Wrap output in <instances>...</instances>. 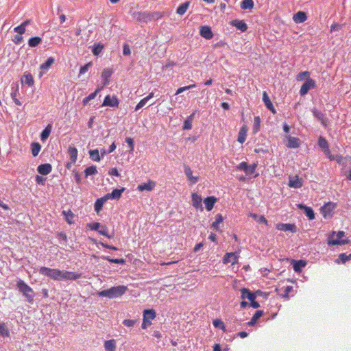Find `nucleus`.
Wrapping results in <instances>:
<instances>
[{"instance_id":"obj_10","label":"nucleus","mask_w":351,"mask_h":351,"mask_svg":"<svg viewBox=\"0 0 351 351\" xmlns=\"http://www.w3.org/2000/svg\"><path fill=\"white\" fill-rule=\"evenodd\" d=\"M81 277V274H77L69 271H62L61 280H75Z\"/></svg>"},{"instance_id":"obj_26","label":"nucleus","mask_w":351,"mask_h":351,"mask_svg":"<svg viewBox=\"0 0 351 351\" xmlns=\"http://www.w3.org/2000/svg\"><path fill=\"white\" fill-rule=\"evenodd\" d=\"M293 19L295 23H302L306 21L307 16L306 12L299 11L293 15Z\"/></svg>"},{"instance_id":"obj_35","label":"nucleus","mask_w":351,"mask_h":351,"mask_svg":"<svg viewBox=\"0 0 351 351\" xmlns=\"http://www.w3.org/2000/svg\"><path fill=\"white\" fill-rule=\"evenodd\" d=\"M105 46L104 44L99 43L90 47L91 48L92 53L94 56H98L104 49Z\"/></svg>"},{"instance_id":"obj_17","label":"nucleus","mask_w":351,"mask_h":351,"mask_svg":"<svg viewBox=\"0 0 351 351\" xmlns=\"http://www.w3.org/2000/svg\"><path fill=\"white\" fill-rule=\"evenodd\" d=\"M230 25L235 27L238 30L245 32L247 29V25L243 20L234 19L230 22Z\"/></svg>"},{"instance_id":"obj_42","label":"nucleus","mask_w":351,"mask_h":351,"mask_svg":"<svg viewBox=\"0 0 351 351\" xmlns=\"http://www.w3.org/2000/svg\"><path fill=\"white\" fill-rule=\"evenodd\" d=\"M254 6L253 0H243L241 2V8L243 10H252Z\"/></svg>"},{"instance_id":"obj_9","label":"nucleus","mask_w":351,"mask_h":351,"mask_svg":"<svg viewBox=\"0 0 351 351\" xmlns=\"http://www.w3.org/2000/svg\"><path fill=\"white\" fill-rule=\"evenodd\" d=\"M132 17L138 22L147 23L150 21L149 13L147 12H134L132 14Z\"/></svg>"},{"instance_id":"obj_44","label":"nucleus","mask_w":351,"mask_h":351,"mask_svg":"<svg viewBox=\"0 0 351 351\" xmlns=\"http://www.w3.org/2000/svg\"><path fill=\"white\" fill-rule=\"evenodd\" d=\"M21 80L22 83H25L29 86H33L34 83L33 76L30 73L25 74Z\"/></svg>"},{"instance_id":"obj_25","label":"nucleus","mask_w":351,"mask_h":351,"mask_svg":"<svg viewBox=\"0 0 351 351\" xmlns=\"http://www.w3.org/2000/svg\"><path fill=\"white\" fill-rule=\"evenodd\" d=\"M156 186V182L152 180H149L147 183H143L137 186V189L139 191H151Z\"/></svg>"},{"instance_id":"obj_13","label":"nucleus","mask_w":351,"mask_h":351,"mask_svg":"<svg viewBox=\"0 0 351 351\" xmlns=\"http://www.w3.org/2000/svg\"><path fill=\"white\" fill-rule=\"evenodd\" d=\"M11 90H12V91L10 93V95H11V97L13 99L14 102L17 106H21L22 105L21 102L17 99V96H18V95H19V84L16 83H13L11 85Z\"/></svg>"},{"instance_id":"obj_8","label":"nucleus","mask_w":351,"mask_h":351,"mask_svg":"<svg viewBox=\"0 0 351 351\" xmlns=\"http://www.w3.org/2000/svg\"><path fill=\"white\" fill-rule=\"evenodd\" d=\"M119 105V100L115 95L110 96L108 95L105 97L102 106H109L112 108H118Z\"/></svg>"},{"instance_id":"obj_21","label":"nucleus","mask_w":351,"mask_h":351,"mask_svg":"<svg viewBox=\"0 0 351 351\" xmlns=\"http://www.w3.org/2000/svg\"><path fill=\"white\" fill-rule=\"evenodd\" d=\"M52 166L49 163L41 164L37 167L38 173L43 176H47L51 173Z\"/></svg>"},{"instance_id":"obj_37","label":"nucleus","mask_w":351,"mask_h":351,"mask_svg":"<svg viewBox=\"0 0 351 351\" xmlns=\"http://www.w3.org/2000/svg\"><path fill=\"white\" fill-rule=\"evenodd\" d=\"M190 3V1H186L180 4L176 9V13L179 15H183L188 10Z\"/></svg>"},{"instance_id":"obj_34","label":"nucleus","mask_w":351,"mask_h":351,"mask_svg":"<svg viewBox=\"0 0 351 351\" xmlns=\"http://www.w3.org/2000/svg\"><path fill=\"white\" fill-rule=\"evenodd\" d=\"M102 89H103V86L98 87L95 90V92L90 93L88 96H87L85 98H84V99L82 101L83 105L84 106H86L90 100H92V99L95 98V97L97 96V93L99 92H100Z\"/></svg>"},{"instance_id":"obj_54","label":"nucleus","mask_w":351,"mask_h":351,"mask_svg":"<svg viewBox=\"0 0 351 351\" xmlns=\"http://www.w3.org/2000/svg\"><path fill=\"white\" fill-rule=\"evenodd\" d=\"M125 190V188H121V189H114L111 193H112V196L113 197V199H119L122 193H123V191Z\"/></svg>"},{"instance_id":"obj_49","label":"nucleus","mask_w":351,"mask_h":351,"mask_svg":"<svg viewBox=\"0 0 351 351\" xmlns=\"http://www.w3.org/2000/svg\"><path fill=\"white\" fill-rule=\"evenodd\" d=\"M223 221V217L221 214H217L216 215L215 221L212 223L211 227L215 230L216 231L219 230V225L222 223Z\"/></svg>"},{"instance_id":"obj_46","label":"nucleus","mask_w":351,"mask_h":351,"mask_svg":"<svg viewBox=\"0 0 351 351\" xmlns=\"http://www.w3.org/2000/svg\"><path fill=\"white\" fill-rule=\"evenodd\" d=\"M349 260H351V254H350L349 255H347L345 253H341L339 255V257L337 259H336L335 262L337 264L346 263Z\"/></svg>"},{"instance_id":"obj_33","label":"nucleus","mask_w":351,"mask_h":351,"mask_svg":"<svg viewBox=\"0 0 351 351\" xmlns=\"http://www.w3.org/2000/svg\"><path fill=\"white\" fill-rule=\"evenodd\" d=\"M156 316V311L154 309H145L143 311V319L147 321L154 319Z\"/></svg>"},{"instance_id":"obj_57","label":"nucleus","mask_w":351,"mask_h":351,"mask_svg":"<svg viewBox=\"0 0 351 351\" xmlns=\"http://www.w3.org/2000/svg\"><path fill=\"white\" fill-rule=\"evenodd\" d=\"M310 76V73L308 71H303L300 72L297 75V80L298 81H302L306 77L308 78Z\"/></svg>"},{"instance_id":"obj_64","label":"nucleus","mask_w":351,"mask_h":351,"mask_svg":"<svg viewBox=\"0 0 351 351\" xmlns=\"http://www.w3.org/2000/svg\"><path fill=\"white\" fill-rule=\"evenodd\" d=\"M57 237L59 239V240H61L63 241V243L64 245L66 244L68 239H67V236L64 232H61L58 233Z\"/></svg>"},{"instance_id":"obj_53","label":"nucleus","mask_w":351,"mask_h":351,"mask_svg":"<svg viewBox=\"0 0 351 351\" xmlns=\"http://www.w3.org/2000/svg\"><path fill=\"white\" fill-rule=\"evenodd\" d=\"M261 129V118L258 116L254 117V124H253V132L254 134L257 133Z\"/></svg>"},{"instance_id":"obj_63","label":"nucleus","mask_w":351,"mask_h":351,"mask_svg":"<svg viewBox=\"0 0 351 351\" xmlns=\"http://www.w3.org/2000/svg\"><path fill=\"white\" fill-rule=\"evenodd\" d=\"M88 227L90 228V230L97 231L99 230L100 227L101 226V223L99 222H94L92 223H88Z\"/></svg>"},{"instance_id":"obj_12","label":"nucleus","mask_w":351,"mask_h":351,"mask_svg":"<svg viewBox=\"0 0 351 351\" xmlns=\"http://www.w3.org/2000/svg\"><path fill=\"white\" fill-rule=\"evenodd\" d=\"M276 228L280 231H289L293 233H295L298 231L297 226L293 223L292 224L280 223L277 224Z\"/></svg>"},{"instance_id":"obj_50","label":"nucleus","mask_w":351,"mask_h":351,"mask_svg":"<svg viewBox=\"0 0 351 351\" xmlns=\"http://www.w3.org/2000/svg\"><path fill=\"white\" fill-rule=\"evenodd\" d=\"M106 202L103 199L102 197L101 198H99L97 199L95 202V204H94V208H95V212L98 214L101 210H102V208H103V206H104V204Z\"/></svg>"},{"instance_id":"obj_14","label":"nucleus","mask_w":351,"mask_h":351,"mask_svg":"<svg viewBox=\"0 0 351 351\" xmlns=\"http://www.w3.org/2000/svg\"><path fill=\"white\" fill-rule=\"evenodd\" d=\"M291 263L293 266V270L296 273H300L302 269L306 265V261L304 260L291 259Z\"/></svg>"},{"instance_id":"obj_27","label":"nucleus","mask_w":351,"mask_h":351,"mask_svg":"<svg viewBox=\"0 0 351 351\" xmlns=\"http://www.w3.org/2000/svg\"><path fill=\"white\" fill-rule=\"evenodd\" d=\"M217 199L214 196H209L204 199V202L205 204L206 209L208 211H210L213 207Z\"/></svg>"},{"instance_id":"obj_23","label":"nucleus","mask_w":351,"mask_h":351,"mask_svg":"<svg viewBox=\"0 0 351 351\" xmlns=\"http://www.w3.org/2000/svg\"><path fill=\"white\" fill-rule=\"evenodd\" d=\"M287 147H289V148H298L300 147V138H297V137H293V136H288L287 137Z\"/></svg>"},{"instance_id":"obj_60","label":"nucleus","mask_w":351,"mask_h":351,"mask_svg":"<svg viewBox=\"0 0 351 351\" xmlns=\"http://www.w3.org/2000/svg\"><path fill=\"white\" fill-rule=\"evenodd\" d=\"M125 143H128L129 147H130V152H132L134 151V140L133 138H130V137H126L125 138Z\"/></svg>"},{"instance_id":"obj_52","label":"nucleus","mask_w":351,"mask_h":351,"mask_svg":"<svg viewBox=\"0 0 351 351\" xmlns=\"http://www.w3.org/2000/svg\"><path fill=\"white\" fill-rule=\"evenodd\" d=\"M41 149V145L38 143H32L31 145L32 154L33 156H38Z\"/></svg>"},{"instance_id":"obj_7","label":"nucleus","mask_w":351,"mask_h":351,"mask_svg":"<svg viewBox=\"0 0 351 351\" xmlns=\"http://www.w3.org/2000/svg\"><path fill=\"white\" fill-rule=\"evenodd\" d=\"M315 81L310 77L306 78V80L303 83L300 90L301 96L306 95L308 92L315 87Z\"/></svg>"},{"instance_id":"obj_36","label":"nucleus","mask_w":351,"mask_h":351,"mask_svg":"<svg viewBox=\"0 0 351 351\" xmlns=\"http://www.w3.org/2000/svg\"><path fill=\"white\" fill-rule=\"evenodd\" d=\"M154 93L152 92L150 93L147 97H145V98L142 99L138 103V104L135 107V111H138V110H140L141 108H143L144 106H145V104H147V102L151 99L152 97H154Z\"/></svg>"},{"instance_id":"obj_43","label":"nucleus","mask_w":351,"mask_h":351,"mask_svg":"<svg viewBox=\"0 0 351 351\" xmlns=\"http://www.w3.org/2000/svg\"><path fill=\"white\" fill-rule=\"evenodd\" d=\"M90 158L96 162H99L101 160V156L99 155V150L97 149H90L88 152Z\"/></svg>"},{"instance_id":"obj_6","label":"nucleus","mask_w":351,"mask_h":351,"mask_svg":"<svg viewBox=\"0 0 351 351\" xmlns=\"http://www.w3.org/2000/svg\"><path fill=\"white\" fill-rule=\"evenodd\" d=\"M344 236L345 232L343 231H339L337 233V239H330V238H329L328 241V245H342L350 243V241L349 239H341V238L343 237Z\"/></svg>"},{"instance_id":"obj_59","label":"nucleus","mask_w":351,"mask_h":351,"mask_svg":"<svg viewBox=\"0 0 351 351\" xmlns=\"http://www.w3.org/2000/svg\"><path fill=\"white\" fill-rule=\"evenodd\" d=\"M150 16V21H155L160 19L162 16V13L159 12H149Z\"/></svg>"},{"instance_id":"obj_47","label":"nucleus","mask_w":351,"mask_h":351,"mask_svg":"<svg viewBox=\"0 0 351 351\" xmlns=\"http://www.w3.org/2000/svg\"><path fill=\"white\" fill-rule=\"evenodd\" d=\"M42 42V39L40 37L34 36L32 37L28 40V45L30 47H35L40 45Z\"/></svg>"},{"instance_id":"obj_22","label":"nucleus","mask_w":351,"mask_h":351,"mask_svg":"<svg viewBox=\"0 0 351 351\" xmlns=\"http://www.w3.org/2000/svg\"><path fill=\"white\" fill-rule=\"evenodd\" d=\"M191 198L193 206L197 209H200L201 210H203V206L202 204V197L197 195V193H194L192 194Z\"/></svg>"},{"instance_id":"obj_30","label":"nucleus","mask_w":351,"mask_h":351,"mask_svg":"<svg viewBox=\"0 0 351 351\" xmlns=\"http://www.w3.org/2000/svg\"><path fill=\"white\" fill-rule=\"evenodd\" d=\"M247 130H248V128H247V125H243L241 128L239 132L238 138H237V141L240 143H243L245 141Z\"/></svg>"},{"instance_id":"obj_31","label":"nucleus","mask_w":351,"mask_h":351,"mask_svg":"<svg viewBox=\"0 0 351 351\" xmlns=\"http://www.w3.org/2000/svg\"><path fill=\"white\" fill-rule=\"evenodd\" d=\"M52 130V124L49 123L40 133V140L45 142L49 136Z\"/></svg>"},{"instance_id":"obj_5","label":"nucleus","mask_w":351,"mask_h":351,"mask_svg":"<svg viewBox=\"0 0 351 351\" xmlns=\"http://www.w3.org/2000/svg\"><path fill=\"white\" fill-rule=\"evenodd\" d=\"M236 168L238 170L243 171L247 175H252L255 172L257 168V163L248 165L246 162H241Z\"/></svg>"},{"instance_id":"obj_48","label":"nucleus","mask_w":351,"mask_h":351,"mask_svg":"<svg viewBox=\"0 0 351 351\" xmlns=\"http://www.w3.org/2000/svg\"><path fill=\"white\" fill-rule=\"evenodd\" d=\"M0 336L8 337L10 336V331L4 322H0Z\"/></svg>"},{"instance_id":"obj_20","label":"nucleus","mask_w":351,"mask_h":351,"mask_svg":"<svg viewBox=\"0 0 351 351\" xmlns=\"http://www.w3.org/2000/svg\"><path fill=\"white\" fill-rule=\"evenodd\" d=\"M113 73V70L111 69H104L101 73V78L103 80V87L108 86L110 84V78Z\"/></svg>"},{"instance_id":"obj_2","label":"nucleus","mask_w":351,"mask_h":351,"mask_svg":"<svg viewBox=\"0 0 351 351\" xmlns=\"http://www.w3.org/2000/svg\"><path fill=\"white\" fill-rule=\"evenodd\" d=\"M16 287L19 289V292H21L23 295V296L25 297L26 300L29 304H33L34 298L35 295L33 289L21 279H19L17 281Z\"/></svg>"},{"instance_id":"obj_39","label":"nucleus","mask_w":351,"mask_h":351,"mask_svg":"<svg viewBox=\"0 0 351 351\" xmlns=\"http://www.w3.org/2000/svg\"><path fill=\"white\" fill-rule=\"evenodd\" d=\"M68 153L70 156V160L72 161V162H76L78 154L77 148L73 146H69L68 149Z\"/></svg>"},{"instance_id":"obj_29","label":"nucleus","mask_w":351,"mask_h":351,"mask_svg":"<svg viewBox=\"0 0 351 351\" xmlns=\"http://www.w3.org/2000/svg\"><path fill=\"white\" fill-rule=\"evenodd\" d=\"M196 110H195L191 115H189L184 121L182 129L184 130H189L192 128V122L194 119L195 114L196 113Z\"/></svg>"},{"instance_id":"obj_55","label":"nucleus","mask_w":351,"mask_h":351,"mask_svg":"<svg viewBox=\"0 0 351 351\" xmlns=\"http://www.w3.org/2000/svg\"><path fill=\"white\" fill-rule=\"evenodd\" d=\"M317 144L322 149H326L328 147V143L327 140L323 136L319 137Z\"/></svg>"},{"instance_id":"obj_51","label":"nucleus","mask_w":351,"mask_h":351,"mask_svg":"<svg viewBox=\"0 0 351 351\" xmlns=\"http://www.w3.org/2000/svg\"><path fill=\"white\" fill-rule=\"evenodd\" d=\"M85 177L87 178L89 176L96 175L97 173V169L96 166H90L84 170Z\"/></svg>"},{"instance_id":"obj_40","label":"nucleus","mask_w":351,"mask_h":351,"mask_svg":"<svg viewBox=\"0 0 351 351\" xmlns=\"http://www.w3.org/2000/svg\"><path fill=\"white\" fill-rule=\"evenodd\" d=\"M104 348L106 351H115L116 341L114 339L107 340L104 342Z\"/></svg>"},{"instance_id":"obj_15","label":"nucleus","mask_w":351,"mask_h":351,"mask_svg":"<svg viewBox=\"0 0 351 351\" xmlns=\"http://www.w3.org/2000/svg\"><path fill=\"white\" fill-rule=\"evenodd\" d=\"M199 34L202 37L206 39H211L213 37V33L211 27L208 25H203L200 27Z\"/></svg>"},{"instance_id":"obj_3","label":"nucleus","mask_w":351,"mask_h":351,"mask_svg":"<svg viewBox=\"0 0 351 351\" xmlns=\"http://www.w3.org/2000/svg\"><path fill=\"white\" fill-rule=\"evenodd\" d=\"M62 270L58 269H51L47 267H41L39 269V273L41 275L47 276L54 280H61Z\"/></svg>"},{"instance_id":"obj_4","label":"nucleus","mask_w":351,"mask_h":351,"mask_svg":"<svg viewBox=\"0 0 351 351\" xmlns=\"http://www.w3.org/2000/svg\"><path fill=\"white\" fill-rule=\"evenodd\" d=\"M337 203L329 202L320 208V212L323 217L326 219L332 216L331 213L337 208Z\"/></svg>"},{"instance_id":"obj_16","label":"nucleus","mask_w":351,"mask_h":351,"mask_svg":"<svg viewBox=\"0 0 351 351\" xmlns=\"http://www.w3.org/2000/svg\"><path fill=\"white\" fill-rule=\"evenodd\" d=\"M289 187L294 189H300L302 186V180L298 176L289 177Z\"/></svg>"},{"instance_id":"obj_19","label":"nucleus","mask_w":351,"mask_h":351,"mask_svg":"<svg viewBox=\"0 0 351 351\" xmlns=\"http://www.w3.org/2000/svg\"><path fill=\"white\" fill-rule=\"evenodd\" d=\"M311 112H312L313 116L317 120H319L324 126H326L327 125L328 120L326 118V116H325V114L323 112H322L321 111L317 110L315 108H313L311 110Z\"/></svg>"},{"instance_id":"obj_38","label":"nucleus","mask_w":351,"mask_h":351,"mask_svg":"<svg viewBox=\"0 0 351 351\" xmlns=\"http://www.w3.org/2000/svg\"><path fill=\"white\" fill-rule=\"evenodd\" d=\"M236 256L234 253H226L223 258V263L224 264H227L229 263H232V264H234L236 263Z\"/></svg>"},{"instance_id":"obj_45","label":"nucleus","mask_w":351,"mask_h":351,"mask_svg":"<svg viewBox=\"0 0 351 351\" xmlns=\"http://www.w3.org/2000/svg\"><path fill=\"white\" fill-rule=\"evenodd\" d=\"M101 258L104 260L108 261V262L112 263H117V264H121V265H123L125 263V260L123 258H112L108 256H101Z\"/></svg>"},{"instance_id":"obj_58","label":"nucleus","mask_w":351,"mask_h":351,"mask_svg":"<svg viewBox=\"0 0 351 351\" xmlns=\"http://www.w3.org/2000/svg\"><path fill=\"white\" fill-rule=\"evenodd\" d=\"M92 65H93V62H89L86 63V64H84V66H81L80 69V75H82V74H84L85 73H86L88 70V69L90 66H92Z\"/></svg>"},{"instance_id":"obj_62","label":"nucleus","mask_w":351,"mask_h":351,"mask_svg":"<svg viewBox=\"0 0 351 351\" xmlns=\"http://www.w3.org/2000/svg\"><path fill=\"white\" fill-rule=\"evenodd\" d=\"M100 228H101V229L99 228V230H98V232L101 234V235H104L109 239L112 238V236L111 235H109L108 233V230H107V228L106 226H101Z\"/></svg>"},{"instance_id":"obj_18","label":"nucleus","mask_w":351,"mask_h":351,"mask_svg":"<svg viewBox=\"0 0 351 351\" xmlns=\"http://www.w3.org/2000/svg\"><path fill=\"white\" fill-rule=\"evenodd\" d=\"M240 291H241V298L243 300L247 299L250 302H252V300H256L255 293H254V292L251 291L249 289L241 288L240 289Z\"/></svg>"},{"instance_id":"obj_28","label":"nucleus","mask_w":351,"mask_h":351,"mask_svg":"<svg viewBox=\"0 0 351 351\" xmlns=\"http://www.w3.org/2000/svg\"><path fill=\"white\" fill-rule=\"evenodd\" d=\"M62 215L64 217V219L67 223L71 225L74 223V213L71 210H62Z\"/></svg>"},{"instance_id":"obj_11","label":"nucleus","mask_w":351,"mask_h":351,"mask_svg":"<svg viewBox=\"0 0 351 351\" xmlns=\"http://www.w3.org/2000/svg\"><path fill=\"white\" fill-rule=\"evenodd\" d=\"M298 208L300 210H303L304 213L309 220H313L315 219V213L311 207H308L303 204H298Z\"/></svg>"},{"instance_id":"obj_32","label":"nucleus","mask_w":351,"mask_h":351,"mask_svg":"<svg viewBox=\"0 0 351 351\" xmlns=\"http://www.w3.org/2000/svg\"><path fill=\"white\" fill-rule=\"evenodd\" d=\"M264 312L261 310H258L255 312L251 320L247 323L249 326H254L256 325L257 321L263 315Z\"/></svg>"},{"instance_id":"obj_41","label":"nucleus","mask_w":351,"mask_h":351,"mask_svg":"<svg viewBox=\"0 0 351 351\" xmlns=\"http://www.w3.org/2000/svg\"><path fill=\"white\" fill-rule=\"evenodd\" d=\"M55 62V59L53 57H49L47 59V60L41 64L40 65V69L41 70H44V71H46V70H48Z\"/></svg>"},{"instance_id":"obj_1","label":"nucleus","mask_w":351,"mask_h":351,"mask_svg":"<svg viewBox=\"0 0 351 351\" xmlns=\"http://www.w3.org/2000/svg\"><path fill=\"white\" fill-rule=\"evenodd\" d=\"M128 291V287L124 285H119L115 287H112L111 288L102 290L97 293V295L99 297H106L108 298H116L120 297L125 293Z\"/></svg>"},{"instance_id":"obj_56","label":"nucleus","mask_w":351,"mask_h":351,"mask_svg":"<svg viewBox=\"0 0 351 351\" xmlns=\"http://www.w3.org/2000/svg\"><path fill=\"white\" fill-rule=\"evenodd\" d=\"M213 324L215 328H221L225 330V324L224 323L219 319H215L213 321Z\"/></svg>"},{"instance_id":"obj_61","label":"nucleus","mask_w":351,"mask_h":351,"mask_svg":"<svg viewBox=\"0 0 351 351\" xmlns=\"http://www.w3.org/2000/svg\"><path fill=\"white\" fill-rule=\"evenodd\" d=\"M195 86H196V85L195 84H191L189 86H184V87H180V88H179L177 90V91L176 93V95L180 94V93H183L184 91L189 90L191 88H193L195 87Z\"/></svg>"},{"instance_id":"obj_24","label":"nucleus","mask_w":351,"mask_h":351,"mask_svg":"<svg viewBox=\"0 0 351 351\" xmlns=\"http://www.w3.org/2000/svg\"><path fill=\"white\" fill-rule=\"evenodd\" d=\"M263 101L266 108L268 110H269L272 113L275 114L276 110H275L271 101H270V99H269L266 91H264L263 93Z\"/></svg>"}]
</instances>
